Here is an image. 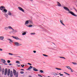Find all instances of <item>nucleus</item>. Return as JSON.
<instances>
[{
  "label": "nucleus",
  "mask_w": 77,
  "mask_h": 77,
  "mask_svg": "<svg viewBox=\"0 0 77 77\" xmlns=\"http://www.w3.org/2000/svg\"><path fill=\"white\" fill-rule=\"evenodd\" d=\"M7 12H8V10L5 9H4L3 10H2V12L4 13H7Z\"/></svg>",
  "instance_id": "obj_10"
},
{
  "label": "nucleus",
  "mask_w": 77,
  "mask_h": 77,
  "mask_svg": "<svg viewBox=\"0 0 77 77\" xmlns=\"http://www.w3.org/2000/svg\"><path fill=\"white\" fill-rule=\"evenodd\" d=\"M10 72H11V70L8 69V73H10Z\"/></svg>",
  "instance_id": "obj_35"
},
{
  "label": "nucleus",
  "mask_w": 77,
  "mask_h": 77,
  "mask_svg": "<svg viewBox=\"0 0 77 77\" xmlns=\"http://www.w3.org/2000/svg\"><path fill=\"white\" fill-rule=\"evenodd\" d=\"M49 42V41H48L47 42Z\"/></svg>",
  "instance_id": "obj_55"
},
{
  "label": "nucleus",
  "mask_w": 77,
  "mask_h": 77,
  "mask_svg": "<svg viewBox=\"0 0 77 77\" xmlns=\"http://www.w3.org/2000/svg\"><path fill=\"white\" fill-rule=\"evenodd\" d=\"M4 59H1V61L2 62L4 60Z\"/></svg>",
  "instance_id": "obj_43"
},
{
  "label": "nucleus",
  "mask_w": 77,
  "mask_h": 77,
  "mask_svg": "<svg viewBox=\"0 0 77 77\" xmlns=\"http://www.w3.org/2000/svg\"><path fill=\"white\" fill-rule=\"evenodd\" d=\"M63 75L62 74H60V76H61V75Z\"/></svg>",
  "instance_id": "obj_52"
},
{
  "label": "nucleus",
  "mask_w": 77,
  "mask_h": 77,
  "mask_svg": "<svg viewBox=\"0 0 77 77\" xmlns=\"http://www.w3.org/2000/svg\"><path fill=\"white\" fill-rule=\"evenodd\" d=\"M43 56H45V57H48V55H47L46 54H43Z\"/></svg>",
  "instance_id": "obj_34"
},
{
  "label": "nucleus",
  "mask_w": 77,
  "mask_h": 77,
  "mask_svg": "<svg viewBox=\"0 0 77 77\" xmlns=\"http://www.w3.org/2000/svg\"><path fill=\"white\" fill-rule=\"evenodd\" d=\"M5 65H8V64H5Z\"/></svg>",
  "instance_id": "obj_57"
},
{
  "label": "nucleus",
  "mask_w": 77,
  "mask_h": 77,
  "mask_svg": "<svg viewBox=\"0 0 77 77\" xmlns=\"http://www.w3.org/2000/svg\"><path fill=\"white\" fill-rule=\"evenodd\" d=\"M12 37L14 38V39H17V40H21L20 38H19L18 37H15L14 36H12Z\"/></svg>",
  "instance_id": "obj_6"
},
{
  "label": "nucleus",
  "mask_w": 77,
  "mask_h": 77,
  "mask_svg": "<svg viewBox=\"0 0 77 77\" xmlns=\"http://www.w3.org/2000/svg\"><path fill=\"white\" fill-rule=\"evenodd\" d=\"M57 77H59V76H57Z\"/></svg>",
  "instance_id": "obj_61"
},
{
  "label": "nucleus",
  "mask_w": 77,
  "mask_h": 77,
  "mask_svg": "<svg viewBox=\"0 0 77 77\" xmlns=\"http://www.w3.org/2000/svg\"><path fill=\"white\" fill-rule=\"evenodd\" d=\"M7 40H8V41H10V42H9V43H10L11 44V43H12V42H13V41L11 39H10V38H8L7 39Z\"/></svg>",
  "instance_id": "obj_12"
},
{
  "label": "nucleus",
  "mask_w": 77,
  "mask_h": 77,
  "mask_svg": "<svg viewBox=\"0 0 77 77\" xmlns=\"http://www.w3.org/2000/svg\"><path fill=\"white\" fill-rule=\"evenodd\" d=\"M14 33H17L18 32V31L17 30H14Z\"/></svg>",
  "instance_id": "obj_33"
},
{
  "label": "nucleus",
  "mask_w": 77,
  "mask_h": 77,
  "mask_svg": "<svg viewBox=\"0 0 77 77\" xmlns=\"http://www.w3.org/2000/svg\"><path fill=\"white\" fill-rule=\"evenodd\" d=\"M28 65H32V64H30L29 63H28Z\"/></svg>",
  "instance_id": "obj_49"
},
{
  "label": "nucleus",
  "mask_w": 77,
  "mask_h": 77,
  "mask_svg": "<svg viewBox=\"0 0 77 77\" xmlns=\"http://www.w3.org/2000/svg\"><path fill=\"white\" fill-rule=\"evenodd\" d=\"M5 15H7V14H5Z\"/></svg>",
  "instance_id": "obj_60"
},
{
  "label": "nucleus",
  "mask_w": 77,
  "mask_h": 77,
  "mask_svg": "<svg viewBox=\"0 0 77 77\" xmlns=\"http://www.w3.org/2000/svg\"><path fill=\"white\" fill-rule=\"evenodd\" d=\"M66 68H67L68 69H70L71 68L69 66H66Z\"/></svg>",
  "instance_id": "obj_20"
},
{
  "label": "nucleus",
  "mask_w": 77,
  "mask_h": 77,
  "mask_svg": "<svg viewBox=\"0 0 77 77\" xmlns=\"http://www.w3.org/2000/svg\"><path fill=\"white\" fill-rule=\"evenodd\" d=\"M7 72H8V69H5V70L4 75H7Z\"/></svg>",
  "instance_id": "obj_8"
},
{
  "label": "nucleus",
  "mask_w": 77,
  "mask_h": 77,
  "mask_svg": "<svg viewBox=\"0 0 77 77\" xmlns=\"http://www.w3.org/2000/svg\"><path fill=\"white\" fill-rule=\"evenodd\" d=\"M18 9L20 10V11H22L23 12H24V10L23 9V8H21V7H18Z\"/></svg>",
  "instance_id": "obj_5"
},
{
  "label": "nucleus",
  "mask_w": 77,
  "mask_h": 77,
  "mask_svg": "<svg viewBox=\"0 0 77 77\" xmlns=\"http://www.w3.org/2000/svg\"><path fill=\"white\" fill-rule=\"evenodd\" d=\"M8 15L11 16L12 15V14H11V12L8 11Z\"/></svg>",
  "instance_id": "obj_17"
},
{
  "label": "nucleus",
  "mask_w": 77,
  "mask_h": 77,
  "mask_svg": "<svg viewBox=\"0 0 77 77\" xmlns=\"http://www.w3.org/2000/svg\"><path fill=\"white\" fill-rule=\"evenodd\" d=\"M31 2H33V0H29Z\"/></svg>",
  "instance_id": "obj_50"
},
{
  "label": "nucleus",
  "mask_w": 77,
  "mask_h": 77,
  "mask_svg": "<svg viewBox=\"0 0 77 77\" xmlns=\"http://www.w3.org/2000/svg\"><path fill=\"white\" fill-rule=\"evenodd\" d=\"M29 22L30 23V24H33V22L32 20H29Z\"/></svg>",
  "instance_id": "obj_24"
},
{
  "label": "nucleus",
  "mask_w": 77,
  "mask_h": 77,
  "mask_svg": "<svg viewBox=\"0 0 77 77\" xmlns=\"http://www.w3.org/2000/svg\"><path fill=\"white\" fill-rule=\"evenodd\" d=\"M0 51H3V49L0 48Z\"/></svg>",
  "instance_id": "obj_48"
},
{
  "label": "nucleus",
  "mask_w": 77,
  "mask_h": 77,
  "mask_svg": "<svg viewBox=\"0 0 77 77\" xmlns=\"http://www.w3.org/2000/svg\"><path fill=\"white\" fill-rule=\"evenodd\" d=\"M29 20H26L25 21V23H24V25L25 26H26V27L28 25V24H29Z\"/></svg>",
  "instance_id": "obj_4"
},
{
  "label": "nucleus",
  "mask_w": 77,
  "mask_h": 77,
  "mask_svg": "<svg viewBox=\"0 0 77 77\" xmlns=\"http://www.w3.org/2000/svg\"><path fill=\"white\" fill-rule=\"evenodd\" d=\"M8 29H9V30H14V29H13L12 27H11V26H8Z\"/></svg>",
  "instance_id": "obj_7"
},
{
  "label": "nucleus",
  "mask_w": 77,
  "mask_h": 77,
  "mask_svg": "<svg viewBox=\"0 0 77 77\" xmlns=\"http://www.w3.org/2000/svg\"><path fill=\"white\" fill-rule=\"evenodd\" d=\"M64 74H66V75H69V74L68 73L66 72H64Z\"/></svg>",
  "instance_id": "obj_23"
},
{
  "label": "nucleus",
  "mask_w": 77,
  "mask_h": 77,
  "mask_svg": "<svg viewBox=\"0 0 77 77\" xmlns=\"http://www.w3.org/2000/svg\"><path fill=\"white\" fill-rule=\"evenodd\" d=\"M52 44H53V45H56V44H55V43L53 42H52Z\"/></svg>",
  "instance_id": "obj_42"
},
{
  "label": "nucleus",
  "mask_w": 77,
  "mask_h": 77,
  "mask_svg": "<svg viewBox=\"0 0 77 77\" xmlns=\"http://www.w3.org/2000/svg\"><path fill=\"white\" fill-rule=\"evenodd\" d=\"M76 12H77V10L76 9L75 10Z\"/></svg>",
  "instance_id": "obj_54"
},
{
  "label": "nucleus",
  "mask_w": 77,
  "mask_h": 77,
  "mask_svg": "<svg viewBox=\"0 0 77 77\" xmlns=\"http://www.w3.org/2000/svg\"><path fill=\"white\" fill-rule=\"evenodd\" d=\"M33 52L34 53H36V51H33Z\"/></svg>",
  "instance_id": "obj_47"
},
{
  "label": "nucleus",
  "mask_w": 77,
  "mask_h": 77,
  "mask_svg": "<svg viewBox=\"0 0 77 77\" xmlns=\"http://www.w3.org/2000/svg\"><path fill=\"white\" fill-rule=\"evenodd\" d=\"M4 29L5 30H8V27H5L4 28Z\"/></svg>",
  "instance_id": "obj_18"
},
{
  "label": "nucleus",
  "mask_w": 77,
  "mask_h": 77,
  "mask_svg": "<svg viewBox=\"0 0 77 77\" xmlns=\"http://www.w3.org/2000/svg\"><path fill=\"white\" fill-rule=\"evenodd\" d=\"M8 54H9V55H10V56H12V55H14V54H13L9 53H8Z\"/></svg>",
  "instance_id": "obj_27"
},
{
  "label": "nucleus",
  "mask_w": 77,
  "mask_h": 77,
  "mask_svg": "<svg viewBox=\"0 0 77 77\" xmlns=\"http://www.w3.org/2000/svg\"><path fill=\"white\" fill-rule=\"evenodd\" d=\"M61 73H59V74H60Z\"/></svg>",
  "instance_id": "obj_58"
},
{
  "label": "nucleus",
  "mask_w": 77,
  "mask_h": 77,
  "mask_svg": "<svg viewBox=\"0 0 77 77\" xmlns=\"http://www.w3.org/2000/svg\"><path fill=\"white\" fill-rule=\"evenodd\" d=\"M22 35H26V32H24L22 34Z\"/></svg>",
  "instance_id": "obj_28"
},
{
  "label": "nucleus",
  "mask_w": 77,
  "mask_h": 77,
  "mask_svg": "<svg viewBox=\"0 0 77 77\" xmlns=\"http://www.w3.org/2000/svg\"><path fill=\"white\" fill-rule=\"evenodd\" d=\"M60 58H62V59H65V58L64 57H60Z\"/></svg>",
  "instance_id": "obj_31"
},
{
  "label": "nucleus",
  "mask_w": 77,
  "mask_h": 77,
  "mask_svg": "<svg viewBox=\"0 0 77 77\" xmlns=\"http://www.w3.org/2000/svg\"><path fill=\"white\" fill-rule=\"evenodd\" d=\"M55 69H57V70H62V69H59L58 68H56Z\"/></svg>",
  "instance_id": "obj_30"
},
{
  "label": "nucleus",
  "mask_w": 77,
  "mask_h": 77,
  "mask_svg": "<svg viewBox=\"0 0 77 77\" xmlns=\"http://www.w3.org/2000/svg\"><path fill=\"white\" fill-rule=\"evenodd\" d=\"M29 77H32V76L30 75H29Z\"/></svg>",
  "instance_id": "obj_53"
},
{
  "label": "nucleus",
  "mask_w": 77,
  "mask_h": 77,
  "mask_svg": "<svg viewBox=\"0 0 77 77\" xmlns=\"http://www.w3.org/2000/svg\"><path fill=\"white\" fill-rule=\"evenodd\" d=\"M32 68H33V67H32V66H30L28 68L27 70H29L30 69H32Z\"/></svg>",
  "instance_id": "obj_19"
},
{
  "label": "nucleus",
  "mask_w": 77,
  "mask_h": 77,
  "mask_svg": "<svg viewBox=\"0 0 77 77\" xmlns=\"http://www.w3.org/2000/svg\"><path fill=\"white\" fill-rule=\"evenodd\" d=\"M7 62L8 63H10V62H11V61H10V60H8L7 61Z\"/></svg>",
  "instance_id": "obj_41"
},
{
  "label": "nucleus",
  "mask_w": 77,
  "mask_h": 77,
  "mask_svg": "<svg viewBox=\"0 0 77 77\" xmlns=\"http://www.w3.org/2000/svg\"><path fill=\"white\" fill-rule=\"evenodd\" d=\"M21 71H24V70L23 69H21Z\"/></svg>",
  "instance_id": "obj_51"
},
{
  "label": "nucleus",
  "mask_w": 77,
  "mask_h": 77,
  "mask_svg": "<svg viewBox=\"0 0 77 77\" xmlns=\"http://www.w3.org/2000/svg\"><path fill=\"white\" fill-rule=\"evenodd\" d=\"M60 23L61 24H62V25H63V26H65V24H64V23H63V20H60Z\"/></svg>",
  "instance_id": "obj_15"
},
{
  "label": "nucleus",
  "mask_w": 77,
  "mask_h": 77,
  "mask_svg": "<svg viewBox=\"0 0 77 77\" xmlns=\"http://www.w3.org/2000/svg\"><path fill=\"white\" fill-rule=\"evenodd\" d=\"M14 44V45H15L16 46H17V47H19V46L22 45V44L19 43V42H15Z\"/></svg>",
  "instance_id": "obj_3"
},
{
  "label": "nucleus",
  "mask_w": 77,
  "mask_h": 77,
  "mask_svg": "<svg viewBox=\"0 0 77 77\" xmlns=\"http://www.w3.org/2000/svg\"><path fill=\"white\" fill-rule=\"evenodd\" d=\"M35 33H30V35H35Z\"/></svg>",
  "instance_id": "obj_39"
},
{
  "label": "nucleus",
  "mask_w": 77,
  "mask_h": 77,
  "mask_svg": "<svg viewBox=\"0 0 77 77\" xmlns=\"http://www.w3.org/2000/svg\"><path fill=\"white\" fill-rule=\"evenodd\" d=\"M20 61H16V63H20Z\"/></svg>",
  "instance_id": "obj_36"
},
{
  "label": "nucleus",
  "mask_w": 77,
  "mask_h": 77,
  "mask_svg": "<svg viewBox=\"0 0 77 77\" xmlns=\"http://www.w3.org/2000/svg\"><path fill=\"white\" fill-rule=\"evenodd\" d=\"M2 63H6V61H5V60H4V61H3V62H2Z\"/></svg>",
  "instance_id": "obj_40"
},
{
  "label": "nucleus",
  "mask_w": 77,
  "mask_h": 77,
  "mask_svg": "<svg viewBox=\"0 0 77 77\" xmlns=\"http://www.w3.org/2000/svg\"><path fill=\"white\" fill-rule=\"evenodd\" d=\"M4 71H5V69L3 68V69H2V74H4Z\"/></svg>",
  "instance_id": "obj_21"
},
{
  "label": "nucleus",
  "mask_w": 77,
  "mask_h": 77,
  "mask_svg": "<svg viewBox=\"0 0 77 77\" xmlns=\"http://www.w3.org/2000/svg\"><path fill=\"white\" fill-rule=\"evenodd\" d=\"M72 63L73 64V65H77V63L75 62H72Z\"/></svg>",
  "instance_id": "obj_32"
},
{
  "label": "nucleus",
  "mask_w": 77,
  "mask_h": 77,
  "mask_svg": "<svg viewBox=\"0 0 77 77\" xmlns=\"http://www.w3.org/2000/svg\"><path fill=\"white\" fill-rule=\"evenodd\" d=\"M70 70H71V72H73V70H72V69H71V68H70Z\"/></svg>",
  "instance_id": "obj_37"
},
{
  "label": "nucleus",
  "mask_w": 77,
  "mask_h": 77,
  "mask_svg": "<svg viewBox=\"0 0 77 77\" xmlns=\"http://www.w3.org/2000/svg\"><path fill=\"white\" fill-rule=\"evenodd\" d=\"M5 9V7L3 6H1L0 7V9L1 11L3 10V9Z\"/></svg>",
  "instance_id": "obj_9"
},
{
  "label": "nucleus",
  "mask_w": 77,
  "mask_h": 77,
  "mask_svg": "<svg viewBox=\"0 0 77 77\" xmlns=\"http://www.w3.org/2000/svg\"><path fill=\"white\" fill-rule=\"evenodd\" d=\"M32 69H33V71H38V70L36 69V68L35 67H33Z\"/></svg>",
  "instance_id": "obj_13"
},
{
  "label": "nucleus",
  "mask_w": 77,
  "mask_h": 77,
  "mask_svg": "<svg viewBox=\"0 0 77 77\" xmlns=\"http://www.w3.org/2000/svg\"><path fill=\"white\" fill-rule=\"evenodd\" d=\"M38 76H39V77H42V76L41 75H40L38 74Z\"/></svg>",
  "instance_id": "obj_46"
},
{
  "label": "nucleus",
  "mask_w": 77,
  "mask_h": 77,
  "mask_svg": "<svg viewBox=\"0 0 77 77\" xmlns=\"http://www.w3.org/2000/svg\"><path fill=\"white\" fill-rule=\"evenodd\" d=\"M21 65V64L20 63H18V64H17V66H20Z\"/></svg>",
  "instance_id": "obj_26"
},
{
  "label": "nucleus",
  "mask_w": 77,
  "mask_h": 77,
  "mask_svg": "<svg viewBox=\"0 0 77 77\" xmlns=\"http://www.w3.org/2000/svg\"><path fill=\"white\" fill-rule=\"evenodd\" d=\"M21 66H22V68H23V67H24V64H23V65H21Z\"/></svg>",
  "instance_id": "obj_44"
},
{
  "label": "nucleus",
  "mask_w": 77,
  "mask_h": 77,
  "mask_svg": "<svg viewBox=\"0 0 77 77\" xmlns=\"http://www.w3.org/2000/svg\"><path fill=\"white\" fill-rule=\"evenodd\" d=\"M4 39V36H0V40H1L2 41H3Z\"/></svg>",
  "instance_id": "obj_11"
},
{
  "label": "nucleus",
  "mask_w": 77,
  "mask_h": 77,
  "mask_svg": "<svg viewBox=\"0 0 77 77\" xmlns=\"http://www.w3.org/2000/svg\"><path fill=\"white\" fill-rule=\"evenodd\" d=\"M32 26H33V25H28L27 27H32Z\"/></svg>",
  "instance_id": "obj_22"
},
{
  "label": "nucleus",
  "mask_w": 77,
  "mask_h": 77,
  "mask_svg": "<svg viewBox=\"0 0 77 77\" xmlns=\"http://www.w3.org/2000/svg\"><path fill=\"white\" fill-rule=\"evenodd\" d=\"M63 8L64 10H65L67 11H68V13H70V14L72 15H73V16H75V17H77V15L75 14L73 12L70 11V10H69V9L68 8L66 7H63Z\"/></svg>",
  "instance_id": "obj_1"
},
{
  "label": "nucleus",
  "mask_w": 77,
  "mask_h": 77,
  "mask_svg": "<svg viewBox=\"0 0 77 77\" xmlns=\"http://www.w3.org/2000/svg\"><path fill=\"white\" fill-rule=\"evenodd\" d=\"M53 75H57V74L55 72H54L53 73Z\"/></svg>",
  "instance_id": "obj_25"
},
{
  "label": "nucleus",
  "mask_w": 77,
  "mask_h": 77,
  "mask_svg": "<svg viewBox=\"0 0 77 77\" xmlns=\"http://www.w3.org/2000/svg\"><path fill=\"white\" fill-rule=\"evenodd\" d=\"M7 75H8V76H9V75H10V73H8V72Z\"/></svg>",
  "instance_id": "obj_45"
},
{
  "label": "nucleus",
  "mask_w": 77,
  "mask_h": 77,
  "mask_svg": "<svg viewBox=\"0 0 77 77\" xmlns=\"http://www.w3.org/2000/svg\"><path fill=\"white\" fill-rule=\"evenodd\" d=\"M57 6H59V7H60V6H61V4H60V3L59 2H57Z\"/></svg>",
  "instance_id": "obj_14"
},
{
  "label": "nucleus",
  "mask_w": 77,
  "mask_h": 77,
  "mask_svg": "<svg viewBox=\"0 0 77 77\" xmlns=\"http://www.w3.org/2000/svg\"><path fill=\"white\" fill-rule=\"evenodd\" d=\"M11 64H10L9 65H11Z\"/></svg>",
  "instance_id": "obj_56"
},
{
  "label": "nucleus",
  "mask_w": 77,
  "mask_h": 77,
  "mask_svg": "<svg viewBox=\"0 0 77 77\" xmlns=\"http://www.w3.org/2000/svg\"><path fill=\"white\" fill-rule=\"evenodd\" d=\"M13 74L14 75H15L16 77H18V72H17L14 69H13Z\"/></svg>",
  "instance_id": "obj_2"
},
{
  "label": "nucleus",
  "mask_w": 77,
  "mask_h": 77,
  "mask_svg": "<svg viewBox=\"0 0 77 77\" xmlns=\"http://www.w3.org/2000/svg\"><path fill=\"white\" fill-rule=\"evenodd\" d=\"M20 74H24V72L23 71H20Z\"/></svg>",
  "instance_id": "obj_38"
},
{
  "label": "nucleus",
  "mask_w": 77,
  "mask_h": 77,
  "mask_svg": "<svg viewBox=\"0 0 77 77\" xmlns=\"http://www.w3.org/2000/svg\"><path fill=\"white\" fill-rule=\"evenodd\" d=\"M40 72H41V73H43V72H44V71L42 70H40Z\"/></svg>",
  "instance_id": "obj_29"
},
{
  "label": "nucleus",
  "mask_w": 77,
  "mask_h": 77,
  "mask_svg": "<svg viewBox=\"0 0 77 77\" xmlns=\"http://www.w3.org/2000/svg\"><path fill=\"white\" fill-rule=\"evenodd\" d=\"M10 77H13V72H12V71H11Z\"/></svg>",
  "instance_id": "obj_16"
},
{
  "label": "nucleus",
  "mask_w": 77,
  "mask_h": 77,
  "mask_svg": "<svg viewBox=\"0 0 77 77\" xmlns=\"http://www.w3.org/2000/svg\"><path fill=\"white\" fill-rule=\"evenodd\" d=\"M17 57H20V56H17Z\"/></svg>",
  "instance_id": "obj_59"
}]
</instances>
